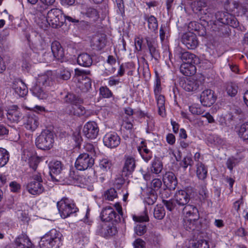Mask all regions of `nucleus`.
Masks as SVG:
<instances>
[{
	"instance_id": "423d86ee",
	"label": "nucleus",
	"mask_w": 248,
	"mask_h": 248,
	"mask_svg": "<svg viewBox=\"0 0 248 248\" xmlns=\"http://www.w3.org/2000/svg\"><path fill=\"white\" fill-rule=\"evenodd\" d=\"M53 134L48 130L43 131L35 140L37 147L43 150L51 149L53 146Z\"/></svg>"
},
{
	"instance_id": "5701e85b",
	"label": "nucleus",
	"mask_w": 248,
	"mask_h": 248,
	"mask_svg": "<svg viewBox=\"0 0 248 248\" xmlns=\"http://www.w3.org/2000/svg\"><path fill=\"white\" fill-rule=\"evenodd\" d=\"M12 88L15 92L20 97H24L28 92L26 84L20 79H15L12 84Z\"/></svg>"
},
{
	"instance_id": "49530a36",
	"label": "nucleus",
	"mask_w": 248,
	"mask_h": 248,
	"mask_svg": "<svg viewBox=\"0 0 248 248\" xmlns=\"http://www.w3.org/2000/svg\"><path fill=\"white\" fill-rule=\"evenodd\" d=\"M226 90L229 95L234 96L237 93L238 86L235 83H230L227 85Z\"/></svg>"
},
{
	"instance_id": "ea45409f",
	"label": "nucleus",
	"mask_w": 248,
	"mask_h": 248,
	"mask_svg": "<svg viewBox=\"0 0 248 248\" xmlns=\"http://www.w3.org/2000/svg\"><path fill=\"white\" fill-rule=\"evenodd\" d=\"M183 86L184 89L186 91L193 92L198 90L199 87V84L198 81L191 80L185 82Z\"/></svg>"
},
{
	"instance_id": "864d4df0",
	"label": "nucleus",
	"mask_w": 248,
	"mask_h": 248,
	"mask_svg": "<svg viewBox=\"0 0 248 248\" xmlns=\"http://www.w3.org/2000/svg\"><path fill=\"white\" fill-rule=\"evenodd\" d=\"M99 93L103 98H109L112 96V93L106 86L101 87L99 89Z\"/></svg>"
},
{
	"instance_id": "cd10ccee",
	"label": "nucleus",
	"mask_w": 248,
	"mask_h": 248,
	"mask_svg": "<svg viewBox=\"0 0 248 248\" xmlns=\"http://www.w3.org/2000/svg\"><path fill=\"white\" fill-rule=\"evenodd\" d=\"M163 181L167 187L175 189L177 185V180L175 174L171 171L166 172L163 176Z\"/></svg>"
},
{
	"instance_id": "f03ea898",
	"label": "nucleus",
	"mask_w": 248,
	"mask_h": 248,
	"mask_svg": "<svg viewBox=\"0 0 248 248\" xmlns=\"http://www.w3.org/2000/svg\"><path fill=\"white\" fill-rule=\"evenodd\" d=\"M51 77L47 74L39 75L35 83L31 88L32 94L39 99H45L47 97V94L45 88L52 84Z\"/></svg>"
},
{
	"instance_id": "a211bd4d",
	"label": "nucleus",
	"mask_w": 248,
	"mask_h": 248,
	"mask_svg": "<svg viewBox=\"0 0 248 248\" xmlns=\"http://www.w3.org/2000/svg\"><path fill=\"white\" fill-rule=\"evenodd\" d=\"M216 96L214 92L210 89H206L202 91L200 96L201 103L204 106L210 107L216 101Z\"/></svg>"
},
{
	"instance_id": "473e14b6",
	"label": "nucleus",
	"mask_w": 248,
	"mask_h": 248,
	"mask_svg": "<svg viewBox=\"0 0 248 248\" xmlns=\"http://www.w3.org/2000/svg\"><path fill=\"white\" fill-rule=\"evenodd\" d=\"M77 62L79 65L89 67L92 65L93 60L90 55L87 53H83L78 55Z\"/></svg>"
},
{
	"instance_id": "0eeeda50",
	"label": "nucleus",
	"mask_w": 248,
	"mask_h": 248,
	"mask_svg": "<svg viewBox=\"0 0 248 248\" xmlns=\"http://www.w3.org/2000/svg\"><path fill=\"white\" fill-rule=\"evenodd\" d=\"M75 72L78 81L77 87L83 92L89 91L91 88V82L86 76L90 74V71L76 68L75 69Z\"/></svg>"
},
{
	"instance_id": "412c9836",
	"label": "nucleus",
	"mask_w": 248,
	"mask_h": 248,
	"mask_svg": "<svg viewBox=\"0 0 248 248\" xmlns=\"http://www.w3.org/2000/svg\"><path fill=\"white\" fill-rule=\"evenodd\" d=\"M174 199L178 207H183L189 202L190 196L186 191L179 190L176 192Z\"/></svg>"
},
{
	"instance_id": "f257e3e1",
	"label": "nucleus",
	"mask_w": 248,
	"mask_h": 248,
	"mask_svg": "<svg viewBox=\"0 0 248 248\" xmlns=\"http://www.w3.org/2000/svg\"><path fill=\"white\" fill-rule=\"evenodd\" d=\"M206 6V0H196L192 3L191 6L194 13L198 15L201 20L205 21L208 26L211 27V21L216 11V4L212 3L204 9Z\"/></svg>"
},
{
	"instance_id": "1a4fd4ad",
	"label": "nucleus",
	"mask_w": 248,
	"mask_h": 248,
	"mask_svg": "<svg viewBox=\"0 0 248 248\" xmlns=\"http://www.w3.org/2000/svg\"><path fill=\"white\" fill-rule=\"evenodd\" d=\"M42 179L40 174L32 176L31 181L27 185L28 191L32 195H39L42 193L44 188L42 184Z\"/></svg>"
},
{
	"instance_id": "c03bdc74",
	"label": "nucleus",
	"mask_w": 248,
	"mask_h": 248,
	"mask_svg": "<svg viewBox=\"0 0 248 248\" xmlns=\"http://www.w3.org/2000/svg\"><path fill=\"white\" fill-rule=\"evenodd\" d=\"M166 212L163 206L161 205H157L154 210V216L156 219L161 220L164 218Z\"/></svg>"
},
{
	"instance_id": "603ef678",
	"label": "nucleus",
	"mask_w": 248,
	"mask_h": 248,
	"mask_svg": "<svg viewBox=\"0 0 248 248\" xmlns=\"http://www.w3.org/2000/svg\"><path fill=\"white\" fill-rule=\"evenodd\" d=\"M162 185V181L160 179L155 178L151 182L150 187L153 190L156 191L160 189Z\"/></svg>"
},
{
	"instance_id": "680f3d73",
	"label": "nucleus",
	"mask_w": 248,
	"mask_h": 248,
	"mask_svg": "<svg viewBox=\"0 0 248 248\" xmlns=\"http://www.w3.org/2000/svg\"><path fill=\"white\" fill-rule=\"evenodd\" d=\"M85 15L89 17H98V12L96 10L92 7H88L86 9Z\"/></svg>"
},
{
	"instance_id": "9b49d317",
	"label": "nucleus",
	"mask_w": 248,
	"mask_h": 248,
	"mask_svg": "<svg viewBox=\"0 0 248 248\" xmlns=\"http://www.w3.org/2000/svg\"><path fill=\"white\" fill-rule=\"evenodd\" d=\"M48 24L54 28L60 27L62 21V12L58 8H54L49 10L47 13Z\"/></svg>"
},
{
	"instance_id": "4be33fe9",
	"label": "nucleus",
	"mask_w": 248,
	"mask_h": 248,
	"mask_svg": "<svg viewBox=\"0 0 248 248\" xmlns=\"http://www.w3.org/2000/svg\"><path fill=\"white\" fill-rule=\"evenodd\" d=\"M50 175L52 180L58 181L56 176L60 174L63 169V166L61 161L52 160L49 163Z\"/></svg>"
},
{
	"instance_id": "37998d69",
	"label": "nucleus",
	"mask_w": 248,
	"mask_h": 248,
	"mask_svg": "<svg viewBox=\"0 0 248 248\" xmlns=\"http://www.w3.org/2000/svg\"><path fill=\"white\" fill-rule=\"evenodd\" d=\"M238 134L243 140H248V123H245L241 125Z\"/></svg>"
},
{
	"instance_id": "39448f33",
	"label": "nucleus",
	"mask_w": 248,
	"mask_h": 248,
	"mask_svg": "<svg viewBox=\"0 0 248 248\" xmlns=\"http://www.w3.org/2000/svg\"><path fill=\"white\" fill-rule=\"evenodd\" d=\"M214 19L223 24L229 25L233 28H235L238 25V22L234 16L228 13L218 11L214 13V18L211 21V25H212L214 30L217 28L216 21Z\"/></svg>"
},
{
	"instance_id": "6ab92c4d",
	"label": "nucleus",
	"mask_w": 248,
	"mask_h": 248,
	"mask_svg": "<svg viewBox=\"0 0 248 248\" xmlns=\"http://www.w3.org/2000/svg\"><path fill=\"white\" fill-rule=\"evenodd\" d=\"M103 142L108 148H115L119 145L120 138L116 133H108L104 136Z\"/></svg>"
},
{
	"instance_id": "a19ab883",
	"label": "nucleus",
	"mask_w": 248,
	"mask_h": 248,
	"mask_svg": "<svg viewBox=\"0 0 248 248\" xmlns=\"http://www.w3.org/2000/svg\"><path fill=\"white\" fill-rule=\"evenodd\" d=\"M162 169L163 165L161 161L159 159H155L152 163L151 172L157 174L161 172Z\"/></svg>"
},
{
	"instance_id": "6e6552de",
	"label": "nucleus",
	"mask_w": 248,
	"mask_h": 248,
	"mask_svg": "<svg viewBox=\"0 0 248 248\" xmlns=\"http://www.w3.org/2000/svg\"><path fill=\"white\" fill-rule=\"evenodd\" d=\"M46 7L45 5H37L34 12V22L40 28L45 30L48 25L47 16H46Z\"/></svg>"
},
{
	"instance_id": "6e6d98bb",
	"label": "nucleus",
	"mask_w": 248,
	"mask_h": 248,
	"mask_svg": "<svg viewBox=\"0 0 248 248\" xmlns=\"http://www.w3.org/2000/svg\"><path fill=\"white\" fill-rule=\"evenodd\" d=\"M174 189H170V187H167L166 188L160 190V194L163 200H165V199H168L172 194V190H174Z\"/></svg>"
},
{
	"instance_id": "bb28decb",
	"label": "nucleus",
	"mask_w": 248,
	"mask_h": 248,
	"mask_svg": "<svg viewBox=\"0 0 248 248\" xmlns=\"http://www.w3.org/2000/svg\"><path fill=\"white\" fill-rule=\"evenodd\" d=\"M181 209L182 210L183 213L186 215V217H194L195 219H199V213L196 206L187 203L184 207H181Z\"/></svg>"
},
{
	"instance_id": "393cba45",
	"label": "nucleus",
	"mask_w": 248,
	"mask_h": 248,
	"mask_svg": "<svg viewBox=\"0 0 248 248\" xmlns=\"http://www.w3.org/2000/svg\"><path fill=\"white\" fill-rule=\"evenodd\" d=\"M178 57L181 59L183 63H198L199 59L194 54L187 51H179L177 52Z\"/></svg>"
},
{
	"instance_id": "0e129e2a",
	"label": "nucleus",
	"mask_w": 248,
	"mask_h": 248,
	"mask_svg": "<svg viewBox=\"0 0 248 248\" xmlns=\"http://www.w3.org/2000/svg\"><path fill=\"white\" fill-rule=\"evenodd\" d=\"M134 248H145V242L141 239L138 238L133 243Z\"/></svg>"
},
{
	"instance_id": "2f4dec72",
	"label": "nucleus",
	"mask_w": 248,
	"mask_h": 248,
	"mask_svg": "<svg viewBox=\"0 0 248 248\" xmlns=\"http://www.w3.org/2000/svg\"><path fill=\"white\" fill-rule=\"evenodd\" d=\"M198 219H195L194 217H186L184 218L183 226L184 228L188 231H192L198 228Z\"/></svg>"
},
{
	"instance_id": "79ce46f5",
	"label": "nucleus",
	"mask_w": 248,
	"mask_h": 248,
	"mask_svg": "<svg viewBox=\"0 0 248 248\" xmlns=\"http://www.w3.org/2000/svg\"><path fill=\"white\" fill-rule=\"evenodd\" d=\"M9 160L8 152L3 148H0V168L4 167Z\"/></svg>"
},
{
	"instance_id": "a878e982",
	"label": "nucleus",
	"mask_w": 248,
	"mask_h": 248,
	"mask_svg": "<svg viewBox=\"0 0 248 248\" xmlns=\"http://www.w3.org/2000/svg\"><path fill=\"white\" fill-rule=\"evenodd\" d=\"M38 124V118L34 114H29L26 117L24 125L27 130L33 131L37 128Z\"/></svg>"
},
{
	"instance_id": "4468645a",
	"label": "nucleus",
	"mask_w": 248,
	"mask_h": 248,
	"mask_svg": "<svg viewBox=\"0 0 248 248\" xmlns=\"http://www.w3.org/2000/svg\"><path fill=\"white\" fill-rule=\"evenodd\" d=\"M133 218L135 221L140 223V224H137L135 227L134 230L135 233L139 236L142 235L146 232L147 227L145 224L142 223L144 222H147L149 220L147 210L145 209L142 215L140 216L134 215L133 216Z\"/></svg>"
},
{
	"instance_id": "f3484780",
	"label": "nucleus",
	"mask_w": 248,
	"mask_h": 248,
	"mask_svg": "<svg viewBox=\"0 0 248 248\" xmlns=\"http://www.w3.org/2000/svg\"><path fill=\"white\" fill-rule=\"evenodd\" d=\"M181 39L182 43L190 49H195L199 44L197 36L191 32L184 33Z\"/></svg>"
},
{
	"instance_id": "c9c22d12",
	"label": "nucleus",
	"mask_w": 248,
	"mask_h": 248,
	"mask_svg": "<svg viewBox=\"0 0 248 248\" xmlns=\"http://www.w3.org/2000/svg\"><path fill=\"white\" fill-rule=\"evenodd\" d=\"M111 161L108 158H103L99 161L98 166V172H102L103 174L107 173L110 171L112 167Z\"/></svg>"
},
{
	"instance_id": "b1692460",
	"label": "nucleus",
	"mask_w": 248,
	"mask_h": 248,
	"mask_svg": "<svg viewBox=\"0 0 248 248\" xmlns=\"http://www.w3.org/2000/svg\"><path fill=\"white\" fill-rule=\"evenodd\" d=\"M16 248H33V244L29 237L25 234H21L14 241Z\"/></svg>"
},
{
	"instance_id": "13d9d810",
	"label": "nucleus",
	"mask_w": 248,
	"mask_h": 248,
	"mask_svg": "<svg viewBox=\"0 0 248 248\" xmlns=\"http://www.w3.org/2000/svg\"><path fill=\"white\" fill-rule=\"evenodd\" d=\"M71 77V73L67 69H63L60 71L58 77L63 80H67Z\"/></svg>"
},
{
	"instance_id": "20e7f679",
	"label": "nucleus",
	"mask_w": 248,
	"mask_h": 248,
	"mask_svg": "<svg viewBox=\"0 0 248 248\" xmlns=\"http://www.w3.org/2000/svg\"><path fill=\"white\" fill-rule=\"evenodd\" d=\"M57 206L61 217L63 218L69 217L78 211V208L74 202L66 197H63L58 201Z\"/></svg>"
},
{
	"instance_id": "7ed1b4c3",
	"label": "nucleus",
	"mask_w": 248,
	"mask_h": 248,
	"mask_svg": "<svg viewBox=\"0 0 248 248\" xmlns=\"http://www.w3.org/2000/svg\"><path fill=\"white\" fill-rule=\"evenodd\" d=\"M62 235L53 229L43 236L39 242L41 248H59L62 244Z\"/></svg>"
},
{
	"instance_id": "2eb2a0df",
	"label": "nucleus",
	"mask_w": 248,
	"mask_h": 248,
	"mask_svg": "<svg viewBox=\"0 0 248 248\" xmlns=\"http://www.w3.org/2000/svg\"><path fill=\"white\" fill-rule=\"evenodd\" d=\"M99 131L98 125L94 121L88 122L83 128L84 135L89 139H95L98 135Z\"/></svg>"
},
{
	"instance_id": "7c9ffc66",
	"label": "nucleus",
	"mask_w": 248,
	"mask_h": 248,
	"mask_svg": "<svg viewBox=\"0 0 248 248\" xmlns=\"http://www.w3.org/2000/svg\"><path fill=\"white\" fill-rule=\"evenodd\" d=\"M196 64L183 63L180 68L181 73L186 76L194 75L196 72V68L195 65Z\"/></svg>"
},
{
	"instance_id": "052dcab7",
	"label": "nucleus",
	"mask_w": 248,
	"mask_h": 248,
	"mask_svg": "<svg viewBox=\"0 0 248 248\" xmlns=\"http://www.w3.org/2000/svg\"><path fill=\"white\" fill-rule=\"evenodd\" d=\"M162 90V88L161 87V82L159 79L157 78L155 80L154 85V92L155 96L161 95L160 94Z\"/></svg>"
},
{
	"instance_id": "338daca9",
	"label": "nucleus",
	"mask_w": 248,
	"mask_h": 248,
	"mask_svg": "<svg viewBox=\"0 0 248 248\" xmlns=\"http://www.w3.org/2000/svg\"><path fill=\"white\" fill-rule=\"evenodd\" d=\"M196 248H209L208 242L205 240H199L196 244Z\"/></svg>"
},
{
	"instance_id": "69168bd1",
	"label": "nucleus",
	"mask_w": 248,
	"mask_h": 248,
	"mask_svg": "<svg viewBox=\"0 0 248 248\" xmlns=\"http://www.w3.org/2000/svg\"><path fill=\"white\" fill-rule=\"evenodd\" d=\"M124 180L121 176H119L115 178L114 182V186L118 189L121 188L122 186L124 184Z\"/></svg>"
},
{
	"instance_id": "c756f323",
	"label": "nucleus",
	"mask_w": 248,
	"mask_h": 248,
	"mask_svg": "<svg viewBox=\"0 0 248 248\" xmlns=\"http://www.w3.org/2000/svg\"><path fill=\"white\" fill-rule=\"evenodd\" d=\"M51 50L54 57L57 60L62 61L64 54L63 49L59 42L54 41L52 43Z\"/></svg>"
},
{
	"instance_id": "f704fd0d",
	"label": "nucleus",
	"mask_w": 248,
	"mask_h": 248,
	"mask_svg": "<svg viewBox=\"0 0 248 248\" xmlns=\"http://www.w3.org/2000/svg\"><path fill=\"white\" fill-rule=\"evenodd\" d=\"M196 175L198 179L204 180L207 177V167L201 162L196 164Z\"/></svg>"
},
{
	"instance_id": "4c0bfd02",
	"label": "nucleus",
	"mask_w": 248,
	"mask_h": 248,
	"mask_svg": "<svg viewBox=\"0 0 248 248\" xmlns=\"http://www.w3.org/2000/svg\"><path fill=\"white\" fill-rule=\"evenodd\" d=\"M49 54L46 53H33L31 61L33 63L47 62Z\"/></svg>"
},
{
	"instance_id": "3c124183",
	"label": "nucleus",
	"mask_w": 248,
	"mask_h": 248,
	"mask_svg": "<svg viewBox=\"0 0 248 248\" xmlns=\"http://www.w3.org/2000/svg\"><path fill=\"white\" fill-rule=\"evenodd\" d=\"M189 109L191 113L195 115H201L204 112L203 108L199 105L195 104L191 106H189Z\"/></svg>"
},
{
	"instance_id": "dca6fc26",
	"label": "nucleus",
	"mask_w": 248,
	"mask_h": 248,
	"mask_svg": "<svg viewBox=\"0 0 248 248\" xmlns=\"http://www.w3.org/2000/svg\"><path fill=\"white\" fill-rule=\"evenodd\" d=\"M136 166L135 158L130 155H125L122 169V175L128 176L131 175Z\"/></svg>"
},
{
	"instance_id": "72a5a7b5",
	"label": "nucleus",
	"mask_w": 248,
	"mask_h": 248,
	"mask_svg": "<svg viewBox=\"0 0 248 248\" xmlns=\"http://www.w3.org/2000/svg\"><path fill=\"white\" fill-rule=\"evenodd\" d=\"M106 38L104 35L95 36L92 41V46L93 49L101 50L106 46Z\"/></svg>"
},
{
	"instance_id": "58836bf2",
	"label": "nucleus",
	"mask_w": 248,
	"mask_h": 248,
	"mask_svg": "<svg viewBox=\"0 0 248 248\" xmlns=\"http://www.w3.org/2000/svg\"><path fill=\"white\" fill-rule=\"evenodd\" d=\"M63 99L65 102L70 104L71 105L76 103H83V100L82 98L73 93H67Z\"/></svg>"
},
{
	"instance_id": "4d7b16f0",
	"label": "nucleus",
	"mask_w": 248,
	"mask_h": 248,
	"mask_svg": "<svg viewBox=\"0 0 248 248\" xmlns=\"http://www.w3.org/2000/svg\"><path fill=\"white\" fill-rule=\"evenodd\" d=\"M84 149L85 151L88 152L89 155H91V156H93L95 155V149L93 145L90 143H86L84 145Z\"/></svg>"
},
{
	"instance_id": "c85d7f7f",
	"label": "nucleus",
	"mask_w": 248,
	"mask_h": 248,
	"mask_svg": "<svg viewBox=\"0 0 248 248\" xmlns=\"http://www.w3.org/2000/svg\"><path fill=\"white\" fill-rule=\"evenodd\" d=\"M7 116L10 121L17 123L22 117V113L17 106H13L8 109Z\"/></svg>"
},
{
	"instance_id": "f8f14e48",
	"label": "nucleus",
	"mask_w": 248,
	"mask_h": 248,
	"mask_svg": "<svg viewBox=\"0 0 248 248\" xmlns=\"http://www.w3.org/2000/svg\"><path fill=\"white\" fill-rule=\"evenodd\" d=\"M96 232L102 237L108 238L115 235L117 230L112 223L102 222L98 224Z\"/></svg>"
},
{
	"instance_id": "a18cd8bd",
	"label": "nucleus",
	"mask_w": 248,
	"mask_h": 248,
	"mask_svg": "<svg viewBox=\"0 0 248 248\" xmlns=\"http://www.w3.org/2000/svg\"><path fill=\"white\" fill-rule=\"evenodd\" d=\"M147 45L148 46L149 52L151 57L156 59L159 56V53L157 50H156L155 47L153 46L152 41L149 38H146Z\"/></svg>"
},
{
	"instance_id": "aec40b11",
	"label": "nucleus",
	"mask_w": 248,
	"mask_h": 248,
	"mask_svg": "<svg viewBox=\"0 0 248 248\" xmlns=\"http://www.w3.org/2000/svg\"><path fill=\"white\" fill-rule=\"evenodd\" d=\"M22 159L28 162L30 167L35 170L39 163V158L32 153L28 151H24L22 155Z\"/></svg>"
},
{
	"instance_id": "774afa93",
	"label": "nucleus",
	"mask_w": 248,
	"mask_h": 248,
	"mask_svg": "<svg viewBox=\"0 0 248 248\" xmlns=\"http://www.w3.org/2000/svg\"><path fill=\"white\" fill-rule=\"evenodd\" d=\"M157 195L154 193H151L149 197L146 199V202L149 205L153 204L157 200Z\"/></svg>"
},
{
	"instance_id": "e433bc0d",
	"label": "nucleus",
	"mask_w": 248,
	"mask_h": 248,
	"mask_svg": "<svg viewBox=\"0 0 248 248\" xmlns=\"http://www.w3.org/2000/svg\"><path fill=\"white\" fill-rule=\"evenodd\" d=\"M155 99L158 107V113L159 115L164 117L166 115L165 108V97L163 95L155 96Z\"/></svg>"
},
{
	"instance_id": "5fc2aeb1",
	"label": "nucleus",
	"mask_w": 248,
	"mask_h": 248,
	"mask_svg": "<svg viewBox=\"0 0 248 248\" xmlns=\"http://www.w3.org/2000/svg\"><path fill=\"white\" fill-rule=\"evenodd\" d=\"M82 104V103H76L67 106L65 109L66 112L69 115H75V111L78 110V107H80Z\"/></svg>"
},
{
	"instance_id": "bf43d9fd",
	"label": "nucleus",
	"mask_w": 248,
	"mask_h": 248,
	"mask_svg": "<svg viewBox=\"0 0 248 248\" xmlns=\"http://www.w3.org/2000/svg\"><path fill=\"white\" fill-rule=\"evenodd\" d=\"M193 165V161L190 157H185L182 160L180 165L186 170L188 166H191Z\"/></svg>"
},
{
	"instance_id": "8fccbe9b",
	"label": "nucleus",
	"mask_w": 248,
	"mask_h": 248,
	"mask_svg": "<svg viewBox=\"0 0 248 248\" xmlns=\"http://www.w3.org/2000/svg\"><path fill=\"white\" fill-rule=\"evenodd\" d=\"M148 23V28L152 31H155L157 29L158 23L156 18L153 16H151L146 18Z\"/></svg>"
},
{
	"instance_id": "09e8293b",
	"label": "nucleus",
	"mask_w": 248,
	"mask_h": 248,
	"mask_svg": "<svg viewBox=\"0 0 248 248\" xmlns=\"http://www.w3.org/2000/svg\"><path fill=\"white\" fill-rule=\"evenodd\" d=\"M104 197L106 200L112 201L117 197V192L114 188H111L105 192Z\"/></svg>"
},
{
	"instance_id": "ddd939ff",
	"label": "nucleus",
	"mask_w": 248,
	"mask_h": 248,
	"mask_svg": "<svg viewBox=\"0 0 248 248\" xmlns=\"http://www.w3.org/2000/svg\"><path fill=\"white\" fill-rule=\"evenodd\" d=\"M122 212L121 207L118 210L117 213L113 208L109 206L104 208L100 214V217L102 221L109 222L113 221L118 222L120 220L119 213Z\"/></svg>"
},
{
	"instance_id": "de8ad7c7",
	"label": "nucleus",
	"mask_w": 248,
	"mask_h": 248,
	"mask_svg": "<svg viewBox=\"0 0 248 248\" xmlns=\"http://www.w3.org/2000/svg\"><path fill=\"white\" fill-rule=\"evenodd\" d=\"M162 202L165 205L167 209L170 211H172L175 209L177 210L180 208L178 207L175 201L174 200H163Z\"/></svg>"
},
{
	"instance_id": "e2e57ef3",
	"label": "nucleus",
	"mask_w": 248,
	"mask_h": 248,
	"mask_svg": "<svg viewBox=\"0 0 248 248\" xmlns=\"http://www.w3.org/2000/svg\"><path fill=\"white\" fill-rule=\"evenodd\" d=\"M118 9L117 12L118 14L123 16L124 13V7L123 0H115Z\"/></svg>"
},
{
	"instance_id": "9d476101",
	"label": "nucleus",
	"mask_w": 248,
	"mask_h": 248,
	"mask_svg": "<svg viewBox=\"0 0 248 248\" xmlns=\"http://www.w3.org/2000/svg\"><path fill=\"white\" fill-rule=\"evenodd\" d=\"M94 163L93 156L87 153L80 154L75 162V167L79 170H84L92 168Z\"/></svg>"
}]
</instances>
